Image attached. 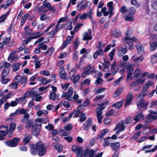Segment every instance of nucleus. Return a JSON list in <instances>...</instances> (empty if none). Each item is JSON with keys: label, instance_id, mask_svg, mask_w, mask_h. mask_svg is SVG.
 Returning a JSON list of instances; mask_svg holds the SVG:
<instances>
[{"label": "nucleus", "instance_id": "obj_1", "mask_svg": "<svg viewBox=\"0 0 157 157\" xmlns=\"http://www.w3.org/2000/svg\"><path fill=\"white\" fill-rule=\"evenodd\" d=\"M72 151L77 154L76 157H88V155L89 157H92L93 155L96 153L97 150H86L82 155L83 151L82 147H78L76 146H73L72 147Z\"/></svg>", "mask_w": 157, "mask_h": 157}, {"label": "nucleus", "instance_id": "obj_2", "mask_svg": "<svg viewBox=\"0 0 157 157\" xmlns=\"http://www.w3.org/2000/svg\"><path fill=\"white\" fill-rule=\"evenodd\" d=\"M46 151V147L41 142H39L35 145H33L31 149V153L33 155H35L38 152L39 156H42L45 154Z\"/></svg>", "mask_w": 157, "mask_h": 157}, {"label": "nucleus", "instance_id": "obj_3", "mask_svg": "<svg viewBox=\"0 0 157 157\" xmlns=\"http://www.w3.org/2000/svg\"><path fill=\"white\" fill-rule=\"evenodd\" d=\"M109 102L108 101H105L100 106L98 107L96 109V112L97 113V117L99 123L102 122L101 119L103 118V116L102 115V110L105 108L106 105H109Z\"/></svg>", "mask_w": 157, "mask_h": 157}, {"label": "nucleus", "instance_id": "obj_4", "mask_svg": "<svg viewBox=\"0 0 157 157\" xmlns=\"http://www.w3.org/2000/svg\"><path fill=\"white\" fill-rule=\"evenodd\" d=\"M126 36L123 39L124 42L128 44L129 49H131L133 46L132 42H136L138 41L137 39L134 37H130V34L128 31L125 33Z\"/></svg>", "mask_w": 157, "mask_h": 157}, {"label": "nucleus", "instance_id": "obj_5", "mask_svg": "<svg viewBox=\"0 0 157 157\" xmlns=\"http://www.w3.org/2000/svg\"><path fill=\"white\" fill-rule=\"evenodd\" d=\"M75 69H73L69 72L70 78L74 83H75L78 82L80 78V75L75 74Z\"/></svg>", "mask_w": 157, "mask_h": 157}, {"label": "nucleus", "instance_id": "obj_6", "mask_svg": "<svg viewBox=\"0 0 157 157\" xmlns=\"http://www.w3.org/2000/svg\"><path fill=\"white\" fill-rule=\"evenodd\" d=\"M149 114L146 117V118L148 119L147 121H145L146 123H149L151 121V119H157V112L153 111L152 110L149 111Z\"/></svg>", "mask_w": 157, "mask_h": 157}, {"label": "nucleus", "instance_id": "obj_7", "mask_svg": "<svg viewBox=\"0 0 157 157\" xmlns=\"http://www.w3.org/2000/svg\"><path fill=\"white\" fill-rule=\"evenodd\" d=\"M125 128V123L123 121H121L116 126L114 130L118 129V130L116 132V134L118 135L119 133L122 131H123Z\"/></svg>", "mask_w": 157, "mask_h": 157}, {"label": "nucleus", "instance_id": "obj_8", "mask_svg": "<svg viewBox=\"0 0 157 157\" xmlns=\"http://www.w3.org/2000/svg\"><path fill=\"white\" fill-rule=\"evenodd\" d=\"M29 111L28 109H17L14 113H12L10 114V117H14L17 115L19 114H25L26 113H27Z\"/></svg>", "mask_w": 157, "mask_h": 157}, {"label": "nucleus", "instance_id": "obj_9", "mask_svg": "<svg viewBox=\"0 0 157 157\" xmlns=\"http://www.w3.org/2000/svg\"><path fill=\"white\" fill-rule=\"evenodd\" d=\"M20 140L18 138H14L13 139L8 141L5 142L6 145L11 147H14L16 146Z\"/></svg>", "mask_w": 157, "mask_h": 157}, {"label": "nucleus", "instance_id": "obj_10", "mask_svg": "<svg viewBox=\"0 0 157 157\" xmlns=\"http://www.w3.org/2000/svg\"><path fill=\"white\" fill-rule=\"evenodd\" d=\"M148 105L147 102H145L144 100H142L137 103V106L138 109L142 110L146 108Z\"/></svg>", "mask_w": 157, "mask_h": 157}, {"label": "nucleus", "instance_id": "obj_11", "mask_svg": "<svg viewBox=\"0 0 157 157\" xmlns=\"http://www.w3.org/2000/svg\"><path fill=\"white\" fill-rule=\"evenodd\" d=\"M83 40H91L93 38L92 34V31L90 29H89L88 32H86L83 35Z\"/></svg>", "mask_w": 157, "mask_h": 157}, {"label": "nucleus", "instance_id": "obj_12", "mask_svg": "<svg viewBox=\"0 0 157 157\" xmlns=\"http://www.w3.org/2000/svg\"><path fill=\"white\" fill-rule=\"evenodd\" d=\"M133 66L132 64L128 65L127 67V72L128 75L127 77V79L131 78L132 74L133 71Z\"/></svg>", "mask_w": 157, "mask_h": 157}, {"label": "nucleus", "instance_id": "obj_13", "mask_svg": "<svg viewBox=\"0 0 157 157\" xmlns=\"http://www.w3.org/2000/svg\"><path fill=\"white\" fill-rule=\"evenodd\" d=\"M146 80V78L143 79H138L136 81L131 83L130 85V86L134 87L140 84H142L145 82Z\"/></svg>", "mask_w": 157, "mask_h": 157}, {"label": "nucleus", "instance_id": "obj_14", "mask_svg": "<svg viewBox=\"0 0 157 157\" xmlns=\"http://www.w3.org/2000/svg\"><path fill=\"white\" fill-rule=\"evenodd\" d=\"M32 99L35 100L36 101L39 102L42 99V97L38 95L37 92L33 90L32 91Z\"/></svg>", "mask_w": 157, "mask_h": 157}, {"label": "nucleus", "instance_id": "obj_15", "mask_svg": "<svg viewBox=\"0 0 157 157\" xmlns=\"http://www.w3.org/2000/svg\"><path fill=\"white\" fill-rule=\"evenodd\" d=\"M132 94L131 92L128 93L126 97V100L125 103V106L129 105L131 104V102L132 100Z\"/></svg>", "mask_w": 157, "mask_h": 157}, {"label": "nucleus", "instance_id": "obj_16", "mask_svg": "<svg viewBox=\"0 0 157 157\" xmlns=\"http://www.w3.org/2000/svg\"><path fill=\"white\" fill-rule=\"evenodd\" d=\"M136 48L139 54L143 55L145 54L144 47L142 44L138 43L137 44Z\"/></svg>", "mask_w": 157, "mask_h": 157}, {"label": "nucleus", "instance_id": "obj_17", "mask_svg": "<svg viewBox=\"0 0 157 157\" xmlns=\"http://www.w3.org/2000/svg\"><path fill=\"white\" fill-rule=\"evenodd\" d=\"M16 53V51L11 52L8 57V60L10 61L11 62L16 61L18 58V56L15 55Z\"/></svg>", "mask_w": 157, "mask_h": 157}, {"label": "nucleus", "instance_id": "obj_18", "mask_svg": "<svg viewBox=\"0 0 157 157\" xmlns=\"http://www.w3.org/2000/svg\"><path fill=\"white\" fill-rule=\"evenodd\" d=\"M84 1H82L77 6V9L79 11L84 10L88 7L87 4H83Z\"/></svg>", "mask_w": 157, "mask_h": 157}, {"label": "nucleus", "instance_id": "obj_19", "mask_svg": "<svg viewBox=\"0 0 157 157\" xmlns=\"http://www.w3.org/2000/svg\"><path fill=\"white\" fill-rule=\"evenodd\" d=\"M154 85V82L152 81H148L143 86V88L147 90L150 87H152Z\"/></svg>", "mask_w": 157, "mask_h": 157}, {"label": "nucleus", "instance_id": "obj_20", "mask_svg": "<svg viewBox=\"0 0 157 157\" xmlns=\"http://www.w3.org/2000/svg\"><path fill=\"white\" fill-rule=\"evenodd\" d=\"M92 125V120L89 119L87 121L85 122L83 125V129L85 131L87 130Z\"/></svg>", "mask_w": 157, "mask_h": 157}, {"label": "nucleus", "instance_id": "obj_21", "mask_svg": "<svg viewBox=\"0 0 157 157\" xmlns=\"http://www.w3.org/2000/svg\"><path fill=\"white\" fill-rule=\"evenodd\" d=\"M49 98L53 101H55L59 99V94H56L55 93L51 92L49 95Z\"/></svg>", "mask_w": 157, "mask_h": 157}, {"label": "nucleus", "instance_id": "obj_22", "mask_svg": "<svg viewBox=\"0 0 157 157\" xmlns=\"http://www.w3.org/2000/svg\"><path fill=\"white\" fill-rule=\"evenodd\" d=\"M127 52L126 48L121 47L119 49V52L118 53V55L120 57L122 56L125 54Z\"/></svg>", "mask_w": 157, "mask_h": 157}, {"label": "nucleus", "instance_id": "obj_23", "mask_svg": "<svg viewBox=\"0 0 157 157\" xmlns=\"http://www.w3.org/2000/svg\"><path fill=\"white\" fill-rule=\"evenodd\" d=\"M109 132V130L107 129H105L101 130L100 131V133L98 135L97 138L98 139H101L102 137H103L105 135Z\"/></svg>", "mask_w": 157, "mask_h": 157}, {"label": "nucleus", "instance_id": "obj_24", "mask_svg": "<svg viewBox=\"0 0 157 157\" xmlns=\"http://www.w3.org/2000/svg\"><path fill=\"white\" fill-rule=\"evenodd\" d=\"M110 145L113 150H116L119 149L120 144L119 142H117L111 143Z\"/></svg>", "mask_w": 157, "mask_h": 157}, {"label": "nucleus", "instance_id": "obj_25", "mask_svg": "<svg viewBox=\"0 0 157 157\" xmlns=\"http://www.w3.org/2000/svg\"><path fill=\"white\" fill-rule=\"evenodd\" d=\"M105 88L97 87L94 90V92L96 94H100L105 91Z\"/></svg>", "mask_w": 157, "mask_h": 157}, {"label": "nucleus", "instance_id": "obj_26", "mask_svg": "<svg viewBox=\"0 0 157 157\" xmlns=\"http://www.w3.org/2000/svg\"><path fill=\"white\" fill-rule=\"evenodd\" d=\"M44 34V32H39L36 33H30L31 36H32V38H36L39 37Z\"/></svg>", "mask_w": 157, "mask_h": 157}, {"label": "nucleus", "instance_id": "obj_27", "mask_svg": "<svg viewBox=\"0 0 157 157\" xmlns=\"http://www.w3.org/2000/svg\"><path fill=\"white\" fill-rule=\"evenodd\" d=\"M13 0H7L6 4H3L0 6V7L1 8H4V10L6 9L7 7H8L12 3L13 4L14 2H12Z\"/></svg>", "mask_w": 157, "mask_h": 157}, {"label": "nucleus", "instance_id": "obj_28", "mask_svg": "<svg viewBox=\"0 0 157 157\" xmlns=\"http://www.w3.org/2000/svg\"><path fill=\"white\" fill-rule=\"evenodd\" d=\"M144 118V116L141 113H137V115L135 117L134 119L136 122H138L139 121L143 120Z\"/></svg>", "mask_w": 157, "mask_h": 157}, {"label": "nucleus", "instance_id": "obj_29", "mask_svg": "<svg viewBox=\"0 0 157 157\" xmlns=\"http://www.w3.org/2000/svg\"><path fill=\"white\" fill-rule=\"evenodd\" d=\"M132 58L133 59V61L136 63H139L142 62L143 60L144 57L143 55H141V56L137 58H135V56H134L132 57Z\"/></svg>", "mask_w": 157, "mask_h": 157}, {"label": "nucleus", "instance_id": "obj_30", "mask_svg": "<svg viewBox=\"0 0 157 157\" xmlns=\"http://www.w3.org/2000/svg\"><path fill=\"white\" fill-rule=\"evenodd\" d=\"M74 92V89L72 87L69 88L67 92V99L69 100L71 98L72 95L73 94Z\"/></svg>", "mask_w": 157, "mask_h": 157}, {"label": "nucleus", "instance_id": "obj_31", "mask_svg": "<svg viewBox=\"0 0 157 157\" xmlns=\"http://www.w3.org/2000/svg\"><path fill=\"white\" fill-rule=\"evenodd\" d=\"M40 128H33L32 131V134L34 136H36L38 135L40 131Z\"/></svg>", "mask_w": 157, "mask_h": 157}, {"label": "nucleus", "instance_id": "obj_32", "mask_svg": "<svg viewBox=\"0 0 157 157\" xmlns=\"http://www.w3.org/2000/svg\"><path fill=\"white\" fill-rule=\"evenodd\" d=\"M9 130H6V132L4 131H0V140H2L5 139L4 136L9 133Z\"/></svg>", "mask_w": 157, "mask_h": 157}, {"label": "nucleus", "instance_id": "obj_33", "mask_svg": "<svg viewBox=\"0 0 157 157\" xmlns=\"http://www.w3.org/2000/svg\"><path fill=\"white\" fill-rule=\"evenodd\" d=\"M31 138V136L30 135H28L27 134H25L23 138L24 143L25 144L28 143Z\"/></svg>", "mask_w": 157, "mask_h": 157}, {"label": "nucleus", "instance_id": "obj_34", "mask_svg": "<svg viewBox=\"0 0 157 157\" xmlns=\"http://www.w3.org/2000/svg\"><path fill=\"white\" fill-rule=\"evenodd\" d=\"M21 64L19 63H17L13 64L12 66V68L14 71H18L20 66Z\"/></svg>", "mask_w": 157, "mask_h": 157}, {"label": "nucleus", "instance_id": "obj_35", "mask_svg": "<svg viewBox=\"0 0 157 157\" xmlns=\"http://www.w3.org/2000/svg\"><path fill=\"white\" fill-rule=\"evenodd\" d=\"M157 48V41L153 42L150 44V50L151 51L155 50Z\"/></svg>", "mask_w": 157, "mask_h": 157}, {"label": "nucleus", "instance_id": "obj_36", "mask_svg": "<svg viewBox=\"0 0 157 157\" xmlns=\"http://www.w3.org/2000/svg\"><path fill=\"white\" fill-rule=\"evenodd\" d=\"M54 50V49L53 48L51 47L50 48H49L46 52H44V53L46 56L49 57L52 55Z\"/></svg>", "mask_w": 157, "mask_h": 157}, {"label": "nucleus", "instance_id": "obj_37", "mask_svg": "<svg viewBox=\"0 0 157 157\" xmlns=\"http://www.w3.org/2000/svg\"><path fill=\"white\" fill-rule=\"evenodd\" d=\"M109 62L108 61H105L103 64V65L104 67L103 71L104 72H107L109 70Z\"/></svg>", "mask_w": 157, "mask_h": 157}, {"label": "nucleus", "instance_id": "obj_38", "mask_svg": "<svg viewBox=\"0 0 157 157\" xmlns=\"http://www.w3.org/2000/svg\"><path fill=\"white\" fill-rule=\"evenodd\" d=\"M59 133L61 136H67L70 135V133L67 131H64L63 129H60L59 130Z\"/></svg>", "mask_w": 157, "mask_h": 157}, {"label": "nucleus", "instance_id": "obj_39", "mask_svg": "<svg viewBox=\"0 0 157 157\" xmlns=\"http://www.w3.org/2000/svg\"><path fill=\"white\" fill-rule=\"evenodd\" d=\"M148 93V92L146 90L143 88V90L140 94L139 98L140 99L143 98Z\"/></svg>", "mask_w": 157, "mask_h": 157}, {"label": "nucleus", "instance_id": "obj_40", "mask_svg": "<svg viewBox=\"0 0 157 157\" xmlns=\"http://www.w3.org/2000/svg\"><path fill=\"white\" fill-rule=\"evenodd\" d=\"M123 90L122 88H120L117 89L113 94V97L114 98H116L118 97L121 93Z\"/></svg>", "mask_w": 157, "mask_h": 157}, {"label": "nucleus", "instance_id": "obj_41", "mask_svg": "<svg viewBox=\"0 0 157 157\" xmlns=\"http://www.w3.org/2000/svg\"><path fill=\"white\" fill-rule=\"evenodd\" d=\"M104 97L105 96L104 95H97L93 99V101L95 102H98L101 100L103 99Z\"/></svg>", "mask_w": 157, "mask_h": 157}, {"label": "nucleus", "instance_id": "obj_42", "mask_svg": "<svg viewBox=\"0 0 157 157\" xmlns=\"http://www.w3.org/2000/svg\"><path fill=\"white\" fill-rule=\"evenodd\" d=\"M13 95V94L12 93H10L6 95L3 98L0 100H2L3 101H4V103L5 102L6 100L10 98H11L12 97Z\"/></svg>", "mask_w": 157, "mask_h": 157}, {"label": "nucleus", "instance_id": "obj_43", "mask_svg": "<svg viewBox=\"0 0 157 157\" xmlns=\"http://www.w3.org/2000/svg\"><path fill=\"white\" fill-rule=\"evenodd\" d=\"M123 103V102L122 101L118 102L116 103L113 104L112 106L114 107L117 109H119L121 107Z\"/></svg>", "mask_w": 157, "mask_h": 157}, {"label": "nucleus", "instance_id": "obj_44", "mask_svg": "<svg viewBox=\"0 0 157 157\" xmlns=\"http://www.w3.org/2000/svg\"><path fill=\"white\" fill-rule=\"evenodd\" d=\"M24 114V115L23 116V118L21 120V121L23 123H25L27 121V120L29 117V113H27Z\"/></svg>", "mask_w": 157, "mask_h": 157}, {"label": "nucleus", "instance_id": "obj_45", "mask_svg": "<svg viewBox=\"0 0 157 157\" xmlns=\"http://www.w3.org/2000/svg\"><path fill=\"white\" fill-rule=\"evenodd\" d=\"M42 121L43 120L42 119H38L36 120L35 121L36 125L37 126V128H41Z\"/></svg>", "mask_w": 157, "mask_h": 157}, {"label": "nucleus", "instance_id": "obj_46", "mask_svg": "<svg viewBox=\"0 0 157 157\" xmlns=\"http://www.w3.org/2000/svg\"><path fill=\"white\" fill-rule=\"evenodd\" d=\"M59 77L62 79L64 80H67L69 78V77L66 74V72L60 73L59 74Z\"/></svg>", "mask_w": 157, "mask_h": 157}, {"label": "nucleus", "instance_id": "obj_47", "mask_svg": "<svg viewBox=\"0 0 157 157\" xmlns=\"http://www.w3.org/2000/svg\"><path fill=\"white\" fill-rule=\"evenodd\" d=\"M140 71L139 68L136 69L134 72V75L135 77L140 78Z\"/></svg>", "mask_w": 157, "mask_h": 157}, {"label": "nucleus", "instance_id": "obj_48", "mask_svg": "<svg viewBox=\"0 0 157 157\" xmlns=\"http://www.w3.org/2000/svg\"><path fill=\"white\" fill-rule=\"evenodd\" d=\"M63 27V24L57 22V24L55 28L56 32H57L60 29Z\"/></svg>", "mask_w": 157, "mask_h": 157}, {"label": "nucleus", "instance_id": "obj_49", "mask_svg": "<svg viewBox=\"0 0 157 157\" xmlns=\"http://www.w3.org/2000/svg\"><path fill=\"white\" fill-rule=\"evenodd\" d=\"M151 61L152 63H155L157 61V53L152 56Z\"/></svg>", "mask_w": 157, "mask_h": 157}, {"label": "nucleus", "instance_id": "obj_50", "mask_svg": "<svg viewBox=\"0 0 157 157\" xmlns=\"http://www.w3.org/2000/svg\"><path fill=\"white\" fill-rule=\"evenodd\" d=\"M21 77L19 75H16L13 81L18 84L21 83Z\"/></svg>", "mask_w": 157, "mask_h": 157}, {"label": "nucleus", "instance_id": "obj_51", "mask_svg": "<svg viewBox=\"0 0 157 157\" xmlns=\"http://www.w3.org/2000/svg\"><path fill=\"white\" fill-rule=\"evenodd\" d=\"M113 2H110L107 4V6L109 8V12L111 14H112L113 10Z\"/></svg>", "mask_w": 157, "mask_h": 157}, {"label": "nucleus", "instance_id": "obj_52", "mask_svg": "<svg viewBox=\"0 0 157 157\" xmlns=\"http://www.w3.org/2000/svg\"><path fill=\"white\" fill-rule=\"evenodd\" d=\"M16 124L15 122H12L10 125L9 131L11 132H13L15 129Z\"/></svg>", "mask_w": 157, "mask_h": 157}, {"label": "nucleus", "instance_id": "obj_53", "mask_svg": "<svg viewBox=\"0 0 157 157\" xmlns=\"http://www.w3.org/2000/svg\"><path fill=\"white\" fill-rule=\"evenodd\" d=\"M70 84L69 82H67V83L62 84H61V86L62 89L64 91L66 90L69 86H70Z\"/></svg>", "mask_w": 157, "mask_h": 157}, {"label": "nucleus", "instance_id": "obj_54", "mask_svg": "<svg viewBox=\"0 0 157 157\" xmlns=\"http://www.w3.org/2000/svg\"><path fill=\"white\" fill-rule=\"evenodd\" d=\"M136 11L135 9L133 7H131L129 8L128 11V14L131 15H133L136 13Z\"/></svg>", "mask_w": 157, "mask_h": 157}, {"label": "nucleus", "instance_id": "obj_55", "mask_svg": "<svg viewBox=\"0 0 157 157\" xmlns=\"http://www.w3.org/2000/svg\"><path fill=\"white\" fill-rule=\"evenodd\" d=\"M28 14H25L21 18V25H22L25 22L26 18L28 16Z\"/></svg>", "mask_w": 157, "mask_h": 157}, {"label": "nucleus", "instance_id": "obj_56", "mask_svg": "<svg viewBox=\"0 0 157 157\" xmlns=\"http://www.w3.org/2000/svg\"><path fill=\"white\" fill-rule=\"evenodd\" d=\"M18 84L15 82L14 81L11 83L10 85V86L12 89H16L17 88Z\"/></svg>", "mask_w": 157, "mask_h": 157}, {"label": "nucleus", "instance_id": "obj_57", "mask_svg": "<svg viewBox=\"0 0 157 157\" xmlns=\"http://www.w3.org/2000/svg\"><path fill=\"white\" fill-rule=\"evenodd\" d=\"M55 147L58 152H60L62 150L63 147L61 144H56L55 146Z\"/></svg>", "mask_w": 157, "mask_h": 157}, {"label": "nucleus", "instance_id": "obj_58", "mask_svg": "<svg viewBox=\"0 0 157 157\" xmlns=\"http://www.w3.org/2000/svg\"><path fill=\"white\" fill-rule=\"evenodd\" d=\"M73 114L72 113H70L67 117H65L62 118V121L63 122H66L69 120L71 118Z\"/></svg>", "mask_w": 157, "mask_h": 157}, {"label": "nucleus", "instance_id": "obj_59", "mask_svg": "<svg viewBox=\"0 0 157 157\" xmlns=\"http://www.w3.org/2000/svg\"><path fill=\"white\" fill-rule=\"evenodd\" d=\"M9 73V70L8 68L4 69L2 71V77H6Z\"/></svg>", "mask_w": 157, "mask_h": 157}, {"label": "nucleus", "instance_id": "obj_60", "mask_svg": "<svg viewBox=\"0 0 157 157\" xmlns=\"http://www.w3.org/2000/svg\"><path fill=\"white\" fill-rule=\"evenodd\" d=\"M40 75H44L46 76H49L50 75L49 71H42L39 72Z\"/></svg>", "mask_w": 157, "mask_h": 157}, {"label": "nucleus", "instance_id": "obj_61", "mask_svg": "<svg viewBox=\"0 0 157 157\" xmlns=\"http://www.w3.org/2000/svg\"><path fill=\"white\" fill-rule=\"evenodd\" d=\"M72 127L73 126L72 124H70L65 126L64 127V128L65 130L69 131L72 129Z\"/></svg>", "mask_w": 157, "mask_h": 157}, {"label": "nucleus", "instance_id": "obj_62", "mask_svg": "<svg viewBox=\"0 0 157 157\" xmlns=\"http://www.w3.org/2000/svg\"><path fill=\"white\" fill-rule=\"evenodd\" d=\"M8 15V13H7L5 14L2 15L0 17V23L3 22Z\"/></svg>", "mask_w": 157, "mask_h": 157}, {"label": "nucleus", "instance_id": "obj_63", "mask_svg": "<svg viewBox=\"0 0 157 157\" xmlns=\"http://www.w3.org/2000/svg\"><path fill=\"white\" fill-rule=\"evenodd\" d=\"M68 18V17L67 16H66L64 17H62L60 19H59L58 21V22L62 23V22H64L65 21H66Z\"/></svg>", "mask_w": 157, "mask_h": 157}, {"label": "nucleus", "instance_id": "obj_64", "mask_svg": "<svg viewBox=\"0 0 157 157\" xmlns=\"http://www.w3.org/2000/svg\"><path fill=\"white\" fill-rule=\"evenodd\" d=\"M45 128L48 131L52 130L54 128V126L53 124H49L45 127Z\"/></svg>", "mask_w": 157, "mask_h": 157}]
</instances>
